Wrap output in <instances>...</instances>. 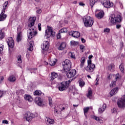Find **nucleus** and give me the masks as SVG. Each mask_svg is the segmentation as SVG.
Segmentation results:
<instances>
[{
    "label": "nucleus",
    "instance_id": "nucleus-30",
    "mask_svg": "<svg viewBox=\"0 0 125 125\" xmlns=\"http://www.w3.org/2000/svg\"><path fill=\"white\" fill-rule=\"evenodd\" d=\"M21 37L22 35H21V33H18L17 40L18 42H21V40H22Z\"/></svg>",
    "mask_w": 125,
    "mask_h": 125
},
{
    "label": "nucleus",
    "instance_id": "nucleus-48",
    "mask_svg": "<svg viewBox=\"0 0 125 125\" xmlns=\"http://www.w3.org/2000/svg\"><path fill=\"white\" fill-rule=\"evenodd\" d=\"M61 33H60V31H59V33L57 35V39H61Z\"/></svg>",
    "mask_w": 125,
    "mask_h": 125
},
{
    "label": "nucleus",
    "instance_id": "nucleus-60",
    "mask_svg": "<svg viewBox=\"0 0 125 125\" xmlns=\"http://www.w3.org/2000/svg\"><path fill=\"white\" fill-rule=\"evenodd\" d=\"M121 27V25L120 24H117L116 25V28L117 29H120V28Z\"/></svg>",
    "mask_w": 125,
    "mask_h": 125
},
{
    "label": "nucleus",
    "instance_id": "nucleus-14",
    "mask_svg": "<svg viewBox=\"0 0 125 125\" xmlns=\"http://www.w3.org/2000/svg\"><path fill=\"white\" fill-rule=\"evenodd\" d=\"M49 47V43L48 41H44L41 45V48L42 50H47Z\"/></svg>",
    "mask_w": 125,
    "mask_h": 125
},
{
    "label": "nucleus",
    "instance_id": "nucleus-17",
    "mask_svg": "<svg viewBox=\"0 0 125 125\" xmlns=\"http://www.w3.org/2000/svg\"><path fill=\"white\" fill-rule=\"evenodd\" d=\"M5 12L3 11H1V13L0 14V21H4L5 19H6V17H7V15L6 14H4Z\"/></svg>",
    "mask_w": 125,
    "mask_h": 125
},
{
    "label": "nucleus",
    "instance_id": "nucleus-32",
    "mask_svg": "<svg viewBox=\"0 0 125 125\" xmlns=\"http://www.w3.org/2000/svg\"><path fill=\"white\" fill-rule=\"evenodd\" d=\"M57 62V61H56V59H53L50 61L49 62V64L50 65V66H54V65L56 64Z\"/></svg>",
    "mask_w": 125,
    "mask_h": 125
},
{
    "label": "nucleus",
    "instance_id": "nucleus-20",
    "mask_svg": "<svg viewBox=\"0 0 125 125\" xmlns=\"http://www.w3.org/2000/svg\"><path fill=\"white\" fill-rule=\"evenodd\" d=\"M95 16L98 19H101L104 16V12L103 11H100L98 14H96Z\"/></svg>",
    "mask_w": 125,
    "mask_h": 125
},
{
    "label": "nucleus",
    "instance_id": "nucleus-39",
    "mask_svg": "<svg viewBox=\"0 0 125 125\" xmlns=\"http://www.w3.org/2000/svg\"><path fill=\"white\" fill-rule=\"evenodd\" d=\"M34 95L40 96L42 94V91L37 90L34 92Z\"/></svg>",
    "mask_w": 125,
    "mask_h": 125
},
{
    "label": "nucleus",
    "instance_id": "nucleus-10",
    "mask_svg": "<svg viewBox=\"0 0 125 125\" xmlns=\"http://www.w3.org/2000/svg\"><path fill=\"white\" fill-rule=\"evenodd\" d=\"M35 102L37 105H38V106H40V107H43V105H44L43 101L41 99L40 97H38L35 98Z\"/></svg>",
    "mask_w": 125,
    "mask_h": 125
},
{
    "label": "nucleus",
    "instance_id": "nucleus-41",
    "mask_svg": "<svg viewBox=\"0 0 125 125\" xmlns=\"http://www.w3.org/2000/svg\"><path fill=\"white\" fill-rule=\"evenodd\" d=\"M79 83L81 87H83V86H84V84H85V83H84V82L83 81H80Z\"/></svg>",
    "mask_w": 125,
    "mask_h": 125
},
{
    "label": "nucleus",
    "instance_id": "nucleus-12",
    "mask_svg": "<svg viewBox=\"0 0 125 125\" xmlns=\"http://www.w3.org/2000/svg\"><path fill=\"white\" fill-rule=\"evenodd\" d=\"M103 5L106 8H110L114 5V4L112 2H110V0H104Z\"/></svg>",
    "mask_w": 125,
    "mask_h": 125
},
{
    "label": "nucleus",
    "instance_id": "nucleus-53",
    "mask_svg": "<svg viewBox=\"0 0 125 125\" xmlns=\"http://www.w3.org/2000/svg\"><path fill=\"white\" fill-rule=\"evenodd\" d=\"M111 78H112V76L111 75V74H108L107 75V80H111Z\"/></svg>",
    "mask_w": 125,
    "mask_h": 125
},
{
    "label": "nucleus",
    "instance_id": "nucleus-9",
    "mask_svg": "<svg viewBox=\"0 0 125 125\" xmlns=\"http://www.w3.org/2000/svg\"><path fill=\"white\" fill-rule=\"evenodd\" d=\"M76 73H77L76 69H70L67 71L66 76L68 79H71V78L75 77Z\"/></svg>",
    "mask_w": 125,
    "mask_h": 125
},
{
    "label": "nucleus",
    "instance_id": "nucleus-21",
    "mask_svg": "<svg viewBox=\"0 0 125 125\" xmlns=\"http://www.w3.org/2000/svg\"><path fill=\"white\" fill-rule=\"evenodd\" d=\"M66 48V43L63 42L60 44V45L58 47L59 50H64Z\"/></svg>",
    "mask_w": 125,
    "mask_h": 125
},
{
    "label": "nucleus",
    "instance_id": "nucleus-43",
    "mask_svg": "<svg viewBox=\"0 0 125 125\" xmlns=\"http://www.w3.org/2000/svg\"><path fill=\"white\" fill-rule=\"evenodd\" d=\"M4 38V33L3 32L1 33V30H0V39L2 40Z\"/></svg>",
    "mask_w": 125,
    "mask_h": 125
},
{
    "label": "nucleus",
    "instance_id": "nucleus-56",
    "mask_svg": "<svg viewBox=\"0 0 125 125\" xmlns=\"http://www.w3.org/2000/svg\"><path fill=\"white\" fill-rule=\"evenodd\" d=\"M32 72L33 73H37V68H33L32 69H31V73Z\"/></svg>",
    "mask_w": 125,
    "mask_h": 125
},
{
    "label": "nucleus",
    "instance_id": "nucleus-37",
    "mask_svg": "<svg viewBox=\"0 0 125 125\" xmlns=\"http://www.w3.org/2000/svg\"><path fill=\"white\" fill-rule=\"evenodd\" d=\"M4 48V46L1 44H0V53H2V51H3V48ZM1 60V59L0 58V61Z\"/></svg>",
    "mask_w": 125,
    "mask_h": 125
},
{
    "label": "nucleus",
    "instance_id": "nucleus-61",
    "mask_svg": "<svg viewBox=\"0 0 125 125\" xmlns=\"http://www.w3.org/2000/svg\"><path fill=\"white\" fill-rule=\"evenodd\" d=\"M81 41L83 43H84V42H85V40H84V39L83 38H82Z\"/></svg>",
    "mask_w": 125,
    "mask_h": 125
},
{
    "label": "nucleus",
    "instance_id": "nucleus-13",
    "mask_svg": "<svg viewBox=\"0 0 125 125\" xmlns=\"http://www.w3.org/2000/svg\"><path fill=\"white\" fill-rule=\"evenodd\" d=\"M7 42L9 47L13 48L14 47V40L12 37H8L7 39Z\"/></svg>",
    "mask_w": 125,
    "mask_h": 125
},
{
    "label": "nucleus",
    "instance_id": "nucleus-26",
    "mask_svg": "<svg viewBox=\"0 0 125 125\" xmlns=\"http://www.w3.org/2000/svg\"><path fill=\"white\" fill-rule=\"evenodd\" d=\"M92 109V107H86L85 108H83V113L84 114L85 117H86V118L87 117V115H86V113H87V112H88V111H89V109Z\"/></svg>",
    "mask_w": 125,
    "mask_h": 125
},
{
    "label": "nucleus",
    "instance_id": "nucleus-64",
    "mask_svg": "<svg viewBox=\"0 0 125 125\" xmlns=\"http://www.w3.org/2000/svg\"><path fill=\"white\" fill-rule=\"evenodd\" d=\"M79 5H81L82 6H83V5H84V4L83 2H80Z\"/></svg>",
    "mask_w": 125,
    "mask_h": 125
},
{
    "label": "nucleus",
    "instance_id": "nucleus-3",
    "mask_svg": "<svg viewBox=\"0 0 125 125\" xmlns=\"http://www.w3.org/2000/svg\"><path fill=\"white\" fill-rule=\"evenodd\" d=\"M83 22L85 27L88 28V27H92V25L94 23V21L93 20V18L87 16L83 18Z\"/></svg>",
    "mask_w": 125,
    "mask_h": 125
},
{
    "label": "nucleus",
    "instance_id": "nucleus-6",
    "mask_svg": "<svg viewBox=\"0 0 125 125\" xmlns=\"http://www.w3.org/2000/svg\"><path fill=\"white\" fill-rule=\"evenodd\" d=\"M117 105L119 108L125 107V95H123L121 98L118 99Z\"/></svg>",
    "mask_w": 125,
    "mask_h": 125
},
{
    "label": "nucleus",
    "instance_id": "nucleus-18",
    "mask_svg": "<svg viewBox=\"0 0 125 125\" xmlns=\"http://www.w3.org/2000/svg\"><path fill=\"white\" fill-rule=\"evenodd\" d=\"M118 91H119V88L118 87H116L112 89L109 92V95L110 97H112L113 95H115V94H116V93H117Z\"/></svg>",
    "mask_w": 125,
    "mask_h": 125
},
{
    "label": "nucleus",
    "instance_id": "nucleus-42",
    "mask_svg": "<svg viewBox=\"0 0 125 125\" xmlns=\"http://www.w3.org/2000/svg\"><path fill=\"white\" fill-rule=\"evenodd\" d=\"M115 81L116 82H117V81L120 80L121 79V76H120V75H119V74H117L115 76Z\"/></svg>",
    "mask_w": 125,
    "mask_h": 125
},
{
    "label": "nucleus",
    "instance_id": "nucleus-51",
    "mask_svg": "<svg viewBox=\"0 0 125 125\" xmlns=\"http://www.w3.org/2000/svg\"><path fill=\"white\" fill-rule=\"evenodd\" d=\"M38 29L39 31H42V23H39L38 24Z\"/></svg>",
    "mask_w": 125,
    "mask_h": 125
},
{
    "label": "nucleus",
    "instance_id": "nucleus-59",
    "mask_svg": "<svg viewBox=\"0 0 125 125\" xmlns=\"http://www.w3.org/2000/svg\"><path fill=\"white\" fill-rule=\"evenodd\" d=\"M3 94V92L0 91V97H2Z\"/></svg>",
    "mask_w": 125,
    "mask_h": 125
},
{
    "label": "nucleus",
    "instance_id": "nucleus-49",
    "mask_svg": "<svg viewBox=\"0 0 125 125\" xmlns=\"http://www.w3.org/2000/svg\"><path fill=\"white\" fill-rule=\"evenodd\" d=\"M104 33H109V32H110V29L108 28H105L104 30Z\"/></svg>",
    "mask_w": 125,
    "mask_h": 125
},
{
    "label": "nucleus",
    "instance_id": "nucleus-57",
    "mask_svg": "<svg viewBox=\"0 0 125 125\" xmlns=\"http://www.w3.org/2000/svg\"><path fill=\"white\" fill-rule=\"evenodd\" d=\"M87 64L88 65L94 64L93 63H91V60H90L87 61Z\"/></svg>",
    "mask_w": 125,
    "mask_h": 125
},
{
    "label": "nucleus",
    "instance_id": "nucleus-29",
    "mask_svg": "<svg viewBox=\"0 0 125 125\" xmlns=\"http://www.w3.org/2000/svg\"><path fill=\"white\" fill-rule=\"evenodd\" d=\"M8 81L11 82H15L16 78H15V76L12 75L8 78Z\"/></svg>",
    "mask_w": 125,
    "mask_h": 125
},
{
    "label": "nucleus",
    "instance_id": "nucleus-44",
    "mask_svg": "<svg viewBox=\"0 0 125 125\" xmlns=\"http://www.w3.org/2000/svg\"><path fill=\"white\" fill-rule=\"evenodd\" d=\"M99 79H100L99 75H97L96 81H95V83H95L96 85H97V84H98V81H99Z\"/></svg>",
    "mask_w": 125,
    "mask_h": 125
},
{
    "label": "nucleus",
    "instance_id": "nucleus-50",
    "mask_svg": "<svg viewBox=\"0 0 125 125\" xmlns=\"http://www.w3.org/2000/svg\"><path fill=\"white\" fill-rule=\"evenodd\" d=\"M2 124H5V125H8V121L5 120L2 121Z\"/></svg>",
    "mask_w": 125,
    "mask_h": 125
},
{
    "label": "nucleus",
    "instance_id": "nucleus-40",
    "mask_svg": "<svg viewBox=\"0 0 125 125\" xmlns=\"http://www.w3.org/2000/svg\"><path fill=\"white\" fill-rule=\"evenodd\" d=\"M21 58V56L19 55L17 57L18 63H22V59Z\"/></svg>",
    "mask_w": 125,
    "mask_h": 125
},
{
    "label": "nucleus",
    "instance_id": "nucleus-33",
    "mask_svg": "<svg viewBox=\"0 0 125 125\" xmlns=\"http://www.w3.org/2000/svg\"><path fill=\"white\" fill-rule=\"evenodd\" d=\"M93 119H94V120H95L96 121H97L98 122H99L101 124L103 123V121H102V120H101L100 118H99V117H98L97 116H94Z\"/></svg>",
    "mask_w": 125,
    "mask_h": 125
},
{
    "label": "nucleus",
    "instance_id": "nucleus-47",
    "mask_svg": "<svg viewBox=\"0 0 125 125\" xmlns=\"http://www.w3.org/2000/svg\"><path fill=\"white\" fill-rule=\"evenodd\" d=\"M37 13L39 14L42 13V9H41L40 8H37Z\"/></svg>",
    "mask_w": 125,
    "mask_h": 125
},
{
    "label": "nucleus",
    "instance_id": "nucleus-16",
    "mask_svg": "<svg viewBox=\"0 0 125 125\" xmlns=\"http://www.w3.org/2000/svg\"><path fill=\"white\" fill-rule=\"evenodd\" d=\"M45 123L47 125H51L54 124V120L48 117H46L45 119Z\"/></svg>",
    "mask_w": 125,
    "mask_h": 125
},
{
    "label": "nucleus",
    "instance_id": "nucleus-62",
    "mask_svg": "<svg viewBox=\"0 0 125 125\" xmlns=\"http://www.w3.org/2000/svg\"><path fill=\"white\" fill-rule=\"evenodd\" d=\"M3 80H4V78H3V77H1V78H0V83L2 82V81H3Z\"/></svg>",
    "mask_w": 125,
    "mask_h": 125
},
{
    "label": "nucleus",
    "instance_id": "nucleus-34",
    "mask_svg": "<svg viewBox=\"0 0 125 125\" xmlns=\"http://www.w3.org/2000/svg\"><path fill=\"white\" fill-rule=\"evenodd\" d=\"M70 44L71 45H72V46H76L78 45V44H79V42L76 41H72L70 42Z\"/></svg>",
    "mask_w": 125,
    "mask_h": 125
},
{
    "label": "nucleus",
    "instance_id": "nucleus-7",
    "mask_svg": "<svg viewBox=\"0 0 125 125\" xmlns=\"http://www.w3.org/2000/svg\"><path fill=\"white\" fill-rule=\"evenodd\" d=\"M24 117L25 118L26 121L30 123V122H31V121H32V120L35 118V115L29 111H27L24 114Z\"/></svg>",
    "mask_w": 125,
    "mask_h": 125
},
{
    "label": "nucleus",
    "instance_id": "nucleus-5",
    "mask_svg": "<svg viewBox=\"0 0 125 125\" xmlns=\"http://www.w3.org/2000/svg\"><path fill=\"white\" fill-rule=\"evenodd\" d=\"M72 67V62H71V61L69 60H65V61H64L62 62V68L63 69V71L64 72H68V71H69V70H71V68Z\"/></svg>",
    "mask_w": 125,
    "mask_h": 125
},
{
    "label": "nucleus",
    "instance_id": "nucleus-19",
    "mask_svg": "<svg viewBox=\"0 0 125 125\" xmlns=\"http://www.w3.org/2000/svg\"><path fill=\"white\" fill-rule=\"evenodd\" d=\"M58 77V74L54 72H52L51 74L50 82H53L54 79H56Z\"/></svg>",
    "mask_w": 125,
    "mask_h": 125
},
{
    "label": "nucleus",
    "instance_id": "nucleus-24",
    "mask_svg": "<svg viewBox=\"0 0 125 125\" xmlns=\"http://www.w3.org/2000/svg\"><path fill=\"white\" fill-rule=\"evenodd\" d=\"M24 99H25L27 101H28V102H31V101H33V98H32V96L29 95H24Z\"/></svg>",
    "mask_w": 125,
    "mask_h": 125
},
{
    "label": "nucleus",
    "instance_id": "nucleus-36",
    "mask_svg": "<svg viewBox=\"0 0 125 125\" xmlns=\"http://www.w3.org/2000/svg\"><path fill=\"white\" fill-rule=\"evenodd\" d=\"M60 33H67L68 32V29H67V28H62L60 31Z\"/></svg>",
    "mask_w": 125,
    "mask_h": 125
},
{
    "label": "nucleus",
    "instance_id": "nucleus-8",
    "mask_svg": "<svg viewBox=\"0 0 125 125\" xmlns=\"http://www.w3.org/2000/svg\"><path fill=\"white\" fill-rule=\"evenodd\" d=\"M55 35V33L52 30V28L49 27L47 29V30L45 31V36L46 37L47 39H48V38H50L51 36H54Z\"/></svg>",
    "mask_w": 125,
    "mask_h": 125
},
{
    "label": "nucleus",
    "instance_id": "nucleus-63",
    "mask_svg": "<svg viewBox=\"0 0 125 125\" xmlns=\"http://www.w3.org/2000/svg\"><path fill=\"white\" fill-rule=\"evenodd\" d=\"M55 115H57L58 113V110L57 109H55V112H54Z\"/></svg>",
    "mask_w": 125,
    "mask_h": 125
},
{
    "label": "nucleus",
    "instance_id": "nucleus-25",
    "mask_svg": "<svg viewBox=\"0 0 125 125\" xmlns=\"http://www.w3.org/2000/svg\"><path fill=\"white\" fill-rule=\"evenodd\" d=\"M34 47V41H31L29 42L28 50L29 51H33Z\"/></svg>",
    "mask_w": 125,
    "mask_h": 125
},
{
    "label": "nucleus",
    "instance_id": "nucleus-27",
    "mask_svg": "<svg viewBox=\"0 0 125 125\" xmlns=\"http://www.w3.org/2000/svg\"><path fill=\"white\" fill-rule=\"evenodd\" d=\"M114 69H115V65L113 63L109 64L107 67V70H108V71H111V72L114 71Z\"/></svg>",
    "mask_w": 125,
    "mask_h": 125
},
{
    "label": "nucleus",
    "instance_id": "nucleus-52",
    "mask_svg": "<svg viewBox=\"0 0 125 125\" xmlns=\"http://www.w3.org/2000/svg\"><path fill=\"white\" fill-rule=\"evenodd\" d=\"M80 48L82 50V52L83 51V49H84V46L83 45H80Z\"/></svg>",
    "mask_w": 125,
    "mask_h": 125
},
{
    "label": "nucleus",
    "instance_id": "nucleus-2",
    "mask_svg": "<svg viewBox=\"0 0 125 125\" xmlns=\"http://www.w3.org/2000/svg\"><path fill=\"white\" fill-rule=\"evenodd\" d=\"M123 20V17L120 14L111 15L109 17V20L111 24H116V23H121Z\"/></svg>",
    "mask_w": 125,
    "mask_h": 125
},
{
    "label": "nucleus",
    "instance_id": "nucleus-45",
    "mask_svg": "<svg viewBox=\"0 0 125 125\" xmlns=\"http://www.w3.org/2000/svg\"><path fill=\"white\" fill-rule=\"evenodd\" d=\"M48 100L49 101V105H51L52 104V99H51V97H48Z\"/></svg>",
    "mask_w": 125,
    "mask_h": 125
},
{
    "label": "nucleus",
    "instance_id": "nucleus-15",
    "mask_svg": "<svg viewBox=\"0 0 125 125\" xmlns=\"http://www.w3.org/2000/svg\"><path fill=\"white\" fill-rule=\"evenodd\" d=\"M69 36H72L73 38H80V36H81V34L80 32L78 31H71L69 32Z\"/></svg>",
    "mask_w": 125,
    "mask_h": 125
},
{
    "label": "nucleus",
    "instance_id": "nucleus-55",
    "mask_svg": "<svg viewBox=\"0 0 125 125\" xmlns=\"http://www.w3.org/2000/svg\"><path fill=\"white\" fill-rule=\"evenodd\" d=\"M70 57H71V58H74V59H75V54L73 53H70Z\"/></svg>",
    "mask_w": 125,
    "mask_h": 125
},
{
    "label": "nucleus",
    "instance_id": "nucleus-58",
    "mask_svg": "<svg viewBox=\"0 0 125 125\" xmlns=\"http://www.w3.org/2000/svg\"><path fill=\"white\" fill-rule=\"evenodd\" d=\"M83 65H84V63L81 62L80 64V68H83Z\"/></svg>",
    "mask_w": 125,
    "mask_h": 125
},
{
    "label": "nucleus",
    "instance_id": "nucleus-11",
    "mask_svg": "<svg viewBox=\"0 0 125 125\" xmlns=\"http://www.w3.org/2000/svg\"><path fill=\"white\" fill-rule=\"evenodd\" d=\"M94 69H95V64L87 65V66L84 68V70H86L88 73H92L94 71Z\"/></svg>",
    "mask_w": 125,
    "mask_h": 125
},
{
    "label": "nucleus",
    "instance_id": "nucleus-22",
    "mask_svg": "<svg viewBox=\"0 0 125 125\" xmlns=\"http://www.w3.org/2000/svg\"><path fill=\"white\" fill-rule=\"evenodd\" d=\"M86 96L89 99H91V98H92V90H91V88L89 87Z\"/></svg>",
    "mask_w": 125,
    "mask_h": 125
},
{
    "label": "nucleus",
    "instance_id": "nucleus-31",
    "mask_svg": "<svg viewBox=\"0 0 125 125\" xmlns=\"http://www.w3.org/2000/svg\"><path fill=\"white\" fill-rule=\"evenodd\" d=\"M95 2H96V0H89V4L90 5L91 7H93V5L95 4Z\"/></svg>",
    "mask_w": 125,
    "mask_h": 125
},
{
    "label": "nucleus",
    "instance_id": "nucleus-35",
    "mask_svg": "<svg viewBox=\"0 0 125 125\" xmlns=\"http://www.w3.org/2000/svg\"><path fill=\"white\" fill-rule=\"evenodd\" d=\"M119 68H120V69L122 73H124V70H125V65H124L123 63H121L120 65Z\"/></svg>",
    "mask_w": 125,
    "mask_h": 125
},
{
    "label": "nucleus",
    "instance_id": "nucleus-38",
    "mask_svg": "<svg viewBox=\"0 0 125 125\" xmlns=\"http://www.w3.org/2000/svg\"><path fill=\"white\" fill-rule=\"evenodd\" d=\"M116 81H112L111 83L110 84L109 86L110 87H114L116 86Z\"/></svg>",
    "mask_w": 125,
    "mask_h": 125
},
{
    "label": "nucleus",
    "instance_id": "nucleus-28",
    "mask_svg": "<svg viewBox=\"0 0 125 125\" xmlns=\"http://www.w3.org/2000/svg\"><path fill=\"white\" fill-rule=\"evenodd\" d=\"M3 9L2 11H4L5 12V9L8 7V1H5L4 4H3Z\"/></svg>",
    "mask_w": 125,
    "mask_h": 125
},
{
    "label": "nucleus",
    "instance_id": "nucleus-1",
    "mask_svg": "<svg viewBox=\"0 0 125 125\" xmlns=\"http://www.w3.org/2000/svg\"><path fill=\"white\" fill-rule=\"evenodd\" d=\"M36 19L37 18L35 17L30 18L29 19L28 27H30L31 28H30L29 30H28L27 37L28 40H31L32 38H34V37L38 34V32H37V28L34 26Z\"/></svg>",
    "mask_w": 125,
    "mask_h": 125
},
{
    "label": "nucleus",
    "instance_id": "nucleus-54",
    "mask_svg": "<svg viewBox=\"0 0 125 125\" xmlns=\"http://www.w3.org/2000/svg\"><path fill=\"white\" fill-rule=\"evenodd\" d=\"M111 113H117V109L115 108L111 109Z\"/></svg>",
    "mask_w": 125,
    "mask_h": 125
},
{
    "label": "nucleus",
    "instance_id": "nucleus-46",
    "mask_svg": "<svg viewBox=\"0 0 125 125\" xmlns=\"http://www.w3.org/2000/svg\"><path fill=\"white\" fill-rule=\"evenodd\" d=\"M84 62H85V57H83L81 58V63H84Z\"/></svg>",
    "mask_w": 125,
    "mask_h": 125
},
{
    "label": "nucleus",
    "instance_id": "nucleus-23",
    "mask_svg": "<svg viewBox=\"0 0 125 125\" xmlns=\"http://www.w3.org/2000/svg\"><path fill=\"white\" fill-rule=\"evenodd\" d=\"M105 109H106V104H104L102 105V107L99 108L98 109L99 114H102L104 111H105Z\"/></svg>",
    "mask_w": 125,
    "mask_h": 125
},
{
    "label": "nucleus",
    "instance_id": "nucleus-4",
    "mask_svg": "<svg viewBox=\"0 0 125 125\" xmlns=\"http://www.w3.org/2000/svg\"><path fill=\"white\" fill-rule=\"evenodd\" d=\"M72 82V80H68L66 82H62L61 83L58 87V88L60 91H64L69 87V84L70 83Z\"/></svg>",
    "mask_w": 125,
    "mask_h": 125
}]
</instances>
